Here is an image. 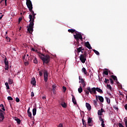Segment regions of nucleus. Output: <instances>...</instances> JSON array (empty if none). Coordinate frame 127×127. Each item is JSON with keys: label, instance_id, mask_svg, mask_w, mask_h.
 Wrapping results in <instances>:
<instances>
[{"label": "nucleus", "instance_id": "1", "mask_svg": "<svg viewBox=\"0 0 127 127\" xmlns=\"http://www.w3.org/2000/svg\"><path fill=\"white\" fill-rule=\"evenodd\" d=\"M31 51H34V52H37L38 56L40 57L41 60L43 61V64H48L50 62V56L48 55H43L38 52V50L35 48L31 49Z\"/></svg>", "mask_w": 127, "mask_h": 127}, {"label": "nucleus", "instance_id": "2", "mask_svg": "<svg viewBox=\"0 0 127 127\" xmlns=\"http://www.w3.org/2000/svg\"><path fill=\"white\" fill-rule=\"evenodd\" d=\"M29 25L27 26V31L30 34H32V32H33V28L34 26V19H35V16H32V15L30 14L29 15Z\"/></svg>", "mask_w": 127, "mask_h": 127}, {"label": "nucleus", "instance_id": "3", "mask_svg": "<svg viewBox=\"0 0 127 127\" xmlns=\"http://www.w3.org/2000/svg\"><path fill=\"white\" fill-rule=\"evenodd\" d=\"M97 89L96 87H93L91 89L90 87H87L86 88V89H84V91L85 93V94H86L87 96H89V94H91V95H93V94L94 95H97Z\"/></svg>", "mask_w": 127, "mask_h": 127}, {"label": "nucleus", "instance_id": "4", "mask_svg": "<svg viewBox=\"0 0 127 127\" xmlns=\"http://www.w3.org/2000/svg\"><path fill=\"white\" fill-rule=\"evenodd\" d=\"M75 34L73 35L74 38L76 40V41H79V40H83V37L81 33L78 32V31L75 32Z\"/></svg>", "mask_w": 127, "mask_h": 127}, {"label": "nucleus", "instance_id": "5", "mask_svg": "<svg viewBox=\"0 0 127 127\" xmlns=\"http://www.w3.org/2000/svg\"><path fill=\"white\" fill-rule=\"evenodd\" d=\"M44 79L45 82H47L48 81V75L49 73H48V71L47 70H44Z\"/></svg>", "mask_w": 127, "mask_h": 127}, {"label": "nucleus", "instance_id": "6", "mask_svg": "<svg viewBox=\"0 0 127 127\" xmlns=\"http://www.w3.org/2000/svg\"><path fill=\"white\" fill-rule=\"evenodd\" d=\"M26 5L29 9H32V8H33L32 7V3L30 0H26Z\"/></svg>", "mask_w": 127, "mask_h": 127}, {"label": "nucleus", "instance_id": "7", "mask_svg": "<svg viewBox=\"0 0 127 127\" xmlns=\"http://www.w3.org/2000/svg\"><path fill=\"white\" fill-rule=\"evenodd\" d=\"M86 57L84 56V55L83 54H81L80 57H79V59L80 60V61L82 62V63H85V62H86Z\"/></svg>", "mask_w": 127, "mask_h": 127}, {"label": "nucleus", "instance_id": "8", "mask_svg": "<svg viewBox=\"0 0 127 127\" xmlns=\"http://www.w3.org/2000/svg\"><path fill=\"white\" fill-rule=\"evenodd\" d=\"M85 46L87 47L88 49H92V47H91V45L89 42H86L84 43Z\"/></svg>", "mask_w": 127, "mask_h": 127}, {"label": "nucleus", "instance_id": "9", "mask_svg": "<svg viewBox=\"0 0 127 127\" xmlns=\"http://www.w3.org/2000/svg\"><path fill=\"white\" fill-rule=\"evenodd\" d=\"M31 84L33 85V86H36V80H35V77H33L31 81Z\"/></svg>", "mask_w": 127, "mask_h": 127}, {"label": "nucleus", "instance_id": "10", "mask_svg": "<svg viewBox=\"0 0 127 127\" xmlns=\"http://www.w3.org/2000/svg\"><path fill=\"white\" fill-rule=\"evenodd\" d=\"M4 120V115H3V112H0V121L2 122Z\"/></svg>", "mask_w": 127, "mask_h": 127}, {"label": "nucleus", "instance_id": "11", "mask_svg": "<svg viewBox=\"0 0 127 127\" xmlns=\"http://www.w3.org/2000/svg\"><path fill=\"white\" fill-rule=\"evenodd\" d=\"M86 107L88 111H91L92 110V107L91 106V105L88 103H86Z\"/></svg>", "mask_w": 127, "mask_h": 127}, {"label": "nucleus", "instance_id": "12", "mask_svg": "<svg viewBox=\"0 0 127 127\" xmlns=\"http://www.w3.org/2000/svg\"><path fill=\"white\" fill-rule=\"evenodd\" d=\"M72 96V101L74 105H77V101H76V98H75V96L73 95L72 94L71 95Z\"/></svg>", "mask_w": 127, "mask_h": 127}, {"label": "nucleus", "instance_id": "13", "mask_svg": "<svg viewBox=\"0 0 127 127\" xmlns=\"http://www.w3.org/2000/svg\"><path fill=\"white\" fill-rule=\"evenodd\" d=\"M14 120L16 121L18 125H20V123H21V121H20V119H18L17 117H15L14 118Z\"/></svg>", "mask_w": 127, "mask_h": 127}, {"label": "nucleus", "instance_id": "14", "mask_svg": "<svg viewBox=\"0 0 127 127\" xmlns=\"http://www.w3.org/2000/svg\"><path fill=\"white\" fill-rule=\"evenodd\" d=\"M31 59L33 60V62L35 64H37V63H38V61H37V58H36V57H34L32 58H31Z\"/></svg>", "mask_w": 127, "mask_h": 127}, {"label": "nucleus", "instance_id": "15", "mask_svg": "<svg viewBox=\"0 0 127 127\" xmlns=\"http://www.w3.org/2000/svg\"><path fill=\"white\" fill-rule=\"evenodd\" d=\"M98 100L101 103H104V97L103 96H98Z\"/></svg>", "mask_w": 127, "mask_h": 127}, {"label": "nucleus", "instance_id": "16", "mask_svg": "<svg viewBox=\"0 0 127 127\" xmlns=\"http://www.w3.org/2000/svg\"><path fill=\"white\" fill-rule=\"evenodd\" d=\"M96 91L100 94H103V93H104V92H103V90L99 87H96Z\"/></svg>", "mask_w": 127, "mask_h": 127}, {"label": "nucleus", "instance_id": "17", "mask_svg": "<svg viewBox=\"0 0 127 127\" xmlns=\"http://www.w3.org/2000/svg\"><path fill=\"white\" fill-rule=\"evenodd\" d=\"M82 50H84V49H82V47L77 49V51L78 53H80V52H81V53H83V51H82Z\"/></svg>", "mask_w": 127, "mask_h": 127}, {"label": "nucleus", "instance_id": "18", "mask_svg": "<svg viewBox=\"0 0 127 127\" xmlns=\"http://www.w3.org/2000/svg\"><path fill=\"white\" fill-rule=\"evenodd\" d=\"M62 107H63V108H67V104H66V103L64 102H62L61 104Z\"/></svg>", "mask_w": 127, "mask_h": 127}, {"label": "nucleus", "instance_id": "19", "mask_svg": "<svg viewBox=\"0 0 127 127\" xmlns=\"http://www.w3.org/2000/svg\"><path fill=\"white\" fill-rule=\"evenodd\" d=\"M68 32H70V33H74V32L76 33V32H77V31H76V30L75 29H70L68 30Z\"/></svg>", "mask_w": 127, "mask_h": 127}, {"label": "nucleus", "instance_id": "20", "mask_svg": "<svg viewBox=\"0 0 127 127\" xmlns=\"http://www.w3.org/2000/svg\"><path fill=\"white\" fill-rule=\"evenodd\" d=\"M36 106L33 109L32 112H33V116H35L36 115Z\"/></svg>", "mask_w": 127, "mask_h": 127}, {"label": "nucleus", "instance_id": "21", "mask_svg": "<svg viewBox=\"0 0 127 127\" xmlns=\"http://www.w3.org/2000/svg\"><path fill=\"white\" fill-rule=\"evenodd\" d=\"M111 78H112V79H113V80H114V81H118V78L116 76L114 75H112L111 76Z\"/></svg>", "mask_w": 127, "mask_h": 127}, {"label": "nucleus", "instance_id": "22", "mask_svg": "<svg viewBox=\"0 0 127 127\" xmlns=\"http://www.w3.org/2000/svg\"><path fill=\"white\" fill-rule=\"evenodd\" d=\"M78 91L79 94H81V93L83 92V88H82V86L79 87V88L78 89Z\"/></svg>", "mask_w": 127, "mask_h": 127}, {"label": "nucleus", "instance_id": "23", "mask_svg": "<svg viewBox=\"0 0 127 127\" xmlns=\"http://www.w3.org/2000/svg\"><path fill=\"white\" fill-rule=\"evenodd\" d=\"M82 72H83V73H84L85 75H87V70H86L85 67L82 68Z\"/></svg>", "mask_w": 127, "mask_h": 127}, {"label": "nucleus", "instance_id": "24", "mask_svg": "<svg viewBox=\"0 0 127 127\" xmlns=\"http://www.w3.org/2000/svg\"><path fill=\"white\" fill-rule=\"evenodd\" d=\"M92 51H93V52H94V53H95V54H96V55H98V56H99V55H100V53L98 51L93 49Z\"/></svg>", "mask_w": 127, "mask_h": 127}, {"label": "nucleus", "instance_id": "25", "mask_svg": "<svg viewBox=\"0 0 127 127\" xmlns=\"http://www.w3.org/2000/svg\"><path fill=\"white\" fill-rule=\"evenodd\" d=\"M4 62L5 65H8V61H7V59L6 58V57H5V58L4 59Z\"/></svg>", "mask_w": 127, "mask_h": 127}, {"label": "nucleus", "instance_id": "26", "mask_svg": "<svg viewBox=\"0 0 127 127\" xmlns=\"http://www.w3.org/2000/svg\"><path fill=\"white\" fill-rule=\"evenodd\" d=\"M80 78H82V77L79 76V80H80V81H79V83H82L83 82H85V80H84V79Z\"/></svg>", "mask_w": 127, "mask_h": 127}, {"label": "nucleus", "instance_id": "27", "mask_svg": "<svg viewBox=\"0 0 127 127\" xmlns=\"http://www.w3.org/2000/svg\"><path fill=\"white\" fill-rule=\"evenodd\" d=\"M103 75H106V76H108V75H109V71H108V70L103 71Z\"/></svg>", "mask_w": 127, "mask_h": 127}, {"label": "nucleus", "instance_id": "28", "mask_svg": "<svg viewBox=\"0 0 127 127\" xmlns=\"http://www.w3.org/2000/svg\"><path fill=\"white\" fill-rule=\"evenodd\" d=\"M105 99H106L108 104H111V99H110V98L106 97Z\"/></svg>", "mask_w": 127, "mask_h": 127}, {"label": "nucleus", "instance_id": "29", "mask_svg": "<svg viewBox=\"0 0 127 127\" xmlns=\"http://www.w3.org/2000/svg\"><path fill=\"white\" fill-rule=\"evenodd\" d=\"M13 83V80H12V79L9 78L8 79V83L9 84V85H11Z\"/></svg>", "mask_w": 127, "mask_h": 127}, {"label": "nucleus", "instance_id": "30", "mask_svg": "<svg viewBox=\"0 0 127 127\" xmlns=\"http://www.w3.org/2000/svg\"><path fill=\"white\" fill-rule=\"evenodd\" d=\"M87 121L88 124H92V118L89 117L87 119Z\"/></svg>", "mask_w": 127, "mask_h": 127}, {"label": "nucleus", "instance_id": "31", "mask_svg": "<svg viewBox=\"0 0 127 127\" xmlns=\"http://www.w3.org/2000/svg\"><path fill=\"white\" fill-rule=\"evenodd\" d=\"M104 83H105V84H109L110 83V80L107 78H105Z\"/></svg>", "mask_w": 127, "mask_h": 127}, {"label": "nucleus", "instance_id": "32", "mask_svg": "<svg viewBox=\"0 0 127 127\" xmlns=\"http://www.w3.org/2000/svg\"><path fill=\"white\" fill-rule=\"evenodd\" d=\"M5 85L6 86V90H9V86L8 85V83L6 82L5 83Z\"/></svg>", "mask_w": 127, "mask_h": 127}, {"label": "nucleus", "instance_id": "33", "mask_svg": "<svg viewBox=\"0 0 127 127\" xmlns=\"http://www.w3.org/2000/svg\"><path fill=\"white\" fill-rule=\"evenodd\" d=\"M0 108H2L1 110H2V111H5V109H4V106H3V104H0Z\"/></svg>", "mask_w": 127, "mask_h": 127}, {"label": "nucleus", "instance_id": "34", "mask_svg": "<svg viewBox=\"0 0 127 127\" xmlns=\"http://www.w3.org/2000/svg\"><path fill=\"white\" fill-rule=\"evenodd\" d=\"M82 121L83 126H84V127H86L87 126V124H86V121H85V120L83 119H82Z\"/></svg>", "mask_w": 127, "mask_h": 127}, {"label": "nucleus", "instance_id": "35", "mask_svg": "<svg viewBox=\"0 0 127 127\" xmlns=\"http://www.w3.org/2000/svg\"><path fill=\"white\" fill-rule=\"evenodd\" d=\"M43 72H44V70H43V69L39 71L40 76H42V75H43L42 73H43Z\"/></svg>", "mask_w": 127, "mask_h": 127}, {"label": "nucleus", "instance_id": "36", "mask_svg": "<svg viewBox=\"0 0 127 127\" xmlns=\"http://www.w3.org/2000/svg\"><path fill=\"white\" fill-rule=\"evenodd\" d=\"M93 103L95 107H97L98 106V102H97V100H94Z\"/></svg>", "mask_w": 127, "mask_h": 127}, {"label": "nucleus", "instance_id": "37", "mask_svg": "<svg viewBox=\"0 0 127 127\" xmlns=\"http://www.w3.org/2000/svg\"><path fill=\"white\" fill-rule=\"evenodd\" d=\"M107 87L109 90H112V86L110 84H107Z\"/></svg>", "mask_w": 127, "mask_h": 127}, {"label": "nucleus", "instance_id": "38", "mask_svg": "<svg viewBox=\"0 0 127 127\" xmlns=\"http://www.w3.org/2000/svg\"><path fill=\"white\" fill-rule=\"evenodd\" d=\"M7 100H8V101H12V100H13V98H12V97H11V96H8L7 97Z\"/></svg>", "mask_w": 127, "mask_h": 127}, {"label": "nucleus", "instance_id": "39", "mask_svg": "<svg viewBox=\"0 0 127 127\" xmlns=\"http://www.w3.org/2000/svg\"><path fill=\"white\" fill-rule=\"evenodd\" d=\"M29 10L32 14V15H33V14H34V11L33 10H32V9H29Z\"/></svg>", "mask_w": 127, "mask_h": 127}, {"label": "nucleus", "instance_id": "40", "mask_svg": "<svg viewBox=\"0 0 127 127\" xmlns=\"http://www.w3.org/2000/svg\"><path fill=\"white\" fill-rule=\"evenodd\" d=\"M9 67V65H5V70H8Z\"/></svg>", "mask_w": 127, "mask_h": 127}, {"label": "nucleus", "instance_id": "41", "mask_svg": "<svg viewBox=\"0 0 127 127\" xmlns=\"http://www.w3.org/2000/svg\"><path fill=\"white\" fill-rule=\"evenodd\" d=\"M98 116H102V113L101 112V110L98 111Z\"/></svg>", "mask_w": 127, "mask_h": 127}, {"label": "nucleus", "instance_id": "42", "mask_svg": "<svg viewBox=\"0 0 127 127\" xmlns=\"http://www.w3.org/2000/svg\"><path fill=\"white\" fill-rule=\"evenodd\" d=\"M110 83L113 85V84H114V80H113V79L112 78H110Z\"/></svg>", "mask_w": 127, "mask_h": 127}, {"label": "nucleus", "instance_id": "43", "mask_svg": "<svg viewBox=\"0 0 127 127\" xmlns=\"http://www.w3.org/2000/svg\"><path fill=\"white\" fill-rule=\"evenodd\" d=\"M99 121H100V122H104V119L102 118V116L99 117Z\"/></svg>", "mask_w": 127, "mask_h": 127}, {"label": "nucleus", "instance_id": "44", "mask_svg": "<svg viewBox=\"0 0 127 127\" xmlns=\"http://www.w3.org/2000/svg\"><path fill=\"white\" fill-rule=\"evenodd\" d=\"M15 100H16V102L17 103H19L20 100H19V98H18V97H16V99H15Z\"/></svg>", "mask_w": 127, "mask_h": 127}, {"label": "nucleus", "instance_id": "45", "mask_svg": "<svg viewBox=\"0 0 127 127\" xmlns=\"http://www.w3.org/2000/svg\"><path fill=\"white\" fill-rule=\"evenodd\" d=\"M83 88H84V87H86V83H85V81H84L83 82L81 83Z\"/></svg>", "mask_w": 127, "mask_h": 127}, {"label": "nucleus", "instance_id": "46", "mask_svg": "<svg viewBox=\"0 0 127 127\" xmlns=\"http://www.w3.org/2000/svg\"><path fill=\"white\" fill-rule=\"evenodd\" d=\"M6 39L7 40V41L8 42H9L10 41V38H9V37H6Z\"/></svg>", "mask_w": 127, "mask_h": 127}, {"label": "nucleus", "instance_id": "47", "mask_svg": "<svg viewBox=\"0 0 127 127\" xmlns=\"http://www.w3.org/2000/svg\"><path fill=\"white\" fill-rule=\"evenodd\" d=\"M63 89L64 92H66V90H67V88H66V87L63 86Z\"/></svg>", "mask_w": 127, "mask_h": 127}, {"label": "nucleus", "instance_id": "48", "mask_svg": "<svg viewBox=\"0 0 127 127\" xmlns=\"http://www.w3.org/2000/svg\"><path fill=\"white\" fill-rule=\"evenodd\" d=\"M29 64L28 62H26L24 63L25 66H28Z\"/></svg>", "mask_w": 127, "mask_h": 127}, {"label": "nucleus", "instance_id": "49", "mask_svg": "<svg viewBox=\"0 0 127 127\" xmlns=\"http://www.w3.org/2000/svg\"><path fill=\"white\" fill-rule=\"evenodd\" d=\"M28 115L29 118H31V116H32V114H31V112H29V113H28Z\"/></svg>", "mask_w": 127, "mask_h": 127}, {"label": "nucleus", "instance_id": "50", "mask_svg": "<svg viewBox=\"0 0 127 127\" xmlns=\"http://www.w3.org/2000/svg\"><path fill=\"white\" fill-rule=\"evenodd\" d=\"M119 127H124V125L123 124H122L121 123L119 124Z\"/></svg>", "mask_w": 127, "mask_h": 127}, {"label": "nucleus", "instance_id": "51", "mask_svg": "<svg viewBox=\"0 0 127 127\" xmlns=\"http://www.w3.org/2000/svg\"><path fill=\"white\" fill-rule=\"evenodd\" d=\"M52 88H53V90H55V89H56V85H53L52 86Z\"/></svg>", "mask_w": 127, "mask_h": 127}, {"label": "nucleus", "instance_id": "52", "mask_svg": "<svg viewBox=\"0 0 127 127\" xmlns=\"http://www.w3.org/2000/svg\"><path fill=\"white\" fill-rule=\"evenodd\" d=\"M3 16V15L1 14V13H0V20L2 18V17Z\"/></svg>", "mask_w": 127, "mask_h": 127}, {"label": "nucleus", "instance_id": "53", "mask_svg": "<svg viewBox=\"0 0 127 127\" xmlns=\"http://www.w3.org/2000/svg\"><path fill=\"white\" fill-rule=\"evenodd\" d=\"M21 20H22V17H19L18 19V22H20V21H21Z\"/></svg>", "mask_w": 127, "mask_h": 127}, {"label": "nucleus", "instance_id": "54", "mask_svg": "<svg viewBox=\"0 0 127 127\" xmlns=\"http://www.w3.org/2000/svg\"><path fill=\"white\" fill-rule=\"evenodd\" d=\"M31 97H34V93L33 92H32L31 93Z\"/></svg>", "mask_w": 127, "mask_h": 127}, {"label": "nucleus", "instance_id": "55", "mask_svg": "<svg viewBox=\"0 0 127 127\" xmlns=\"http://www.w3.org/2000/svg\"><path fill=\"white\" fill-rule=\"evenodd\" d=\"M83 55L86 57L87 56V52H84Z\"/></svg>", "mask_w": 127, "mask_h": 127}, {"label": "nucleus", "instance_id": "56", "mask_svg": "<svg viewBox=\"0 0 127 127\" xmlns=\"http://www.w3.org/2000/svg\"><path fill=\"white\" fill-rule=\"evenodd\" d=\"M95 98H96V101H98L99 96H98V95H95Z\"/></svg>", "mask_w": 127, "mask_h": 127}, {"label": "nucleus", "instance_id": "57", "mask_svg": "<svg viewBox=\"0 0 127 127\" xmlns=\"http://www.w3.org/2000/svg\"><path fill=\"white\" fill-rule=\"evenodd\" d=\"M125 110H126V111H127V104H126L125 105Z\"/></svg>", "mask_w": 127, "mask_h": 127}, {"label": "nucleus", "instance_id": "58", "mask_svg": "<svg viewBox=\"0 0 127 127\" xmlns=\"http://www.w3.org/2000/svg\"><path fill=\"white\" fill-rule=\"evenodd\" d=\"M100 111H101V113H104V112H105V111L104 110V109L103 108L101 109Z\"/></svg>", "mask_w": 127, "mask_h": 127}, {"label": "nucleus", "instance_id": "59", "mask_svg": "<svg viewBox=\"0 0 127 127\" xmlns=\"http://www.w3.org/2000/svg\"><path fill=\"white\" fill-rule=\"evenodd\" d=\"M58 127H63V125H62V124H60V125L58 126Z\"/></svg>", "mask_w": 127, "mask_h": 127}, {"label": "nucleus", "instance_id": "60", "mask_svg": "<svg viewBox=\"0 0 127 127\" xmlns=\"http://www.w3.org/2000/svg\"><path fill=\"white\" fill-rule=\"evenodd\" d=\"M115 110H116V111H118L119 110V108L117 107H114Z\"/></svg>", "mask_w": 127, "mask_h": 127}, {"label": "nucleus", "instance_id": "61", "mask_svg": "<svg viewBox=\"0 0 127 127\" xmlns=\"http://www.w3.org/2000/svg\"><path fill=\"white\" fill-rule=\"evenodd\" d=\"M22 59L24 60V61L25 60V55H24V56L22 57Z\"/></svg>", "mask_w": 127, "mask_h": 127}, {"label": "nucleus", "instance_id": "62", "mask_svg": "<svg viewBox=\"0 0 127 127\" xmlns=\"http://www.w3.org/2000/svg\"><path fill=\"white\" fill-rule=\"evenodd\" d=\"M125 126H126V127H127V121H125Z\"/></svg>", "mask_w": 127, "mask_h": 127}, {"label": "nucleus", "instance_id": "63", "mask_svg": "<svg viewBox=\"0 0 127 127\" xmlns=\"http://www.w3.org/2000/svg\"><path fill=\"white\" fill-rule=\"evenodd\" d=\"M3 0L5 1V5H6V1H7V0H1L2 1H3Z\"/></svg>", "mask_w": 127, "mask_h": 127}, {"label": "nucleus", "instance_id": "64", "mask_svg": "<svg viewBox=\"0 0 127 127\" xmlns=\"http://www.w3.org/2000/svg\"><path fill=\"white\" fill-rule=\"evenodd\" d=\"M30 108H29V109H28V110H27V113H28V114L29 113H30Z\"/></svg>", "mask_w": 127, "mask_h": 127}]
</instances>
